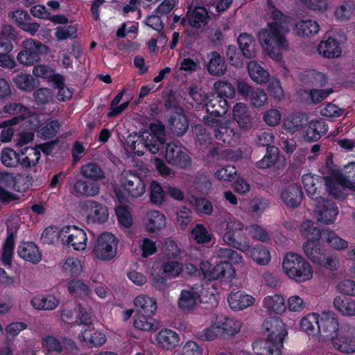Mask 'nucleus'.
I'll use <instances>...</instances> for the list:
<instances>
[{
  "mask_svg": "<svg viewBox=\"0 0 355 355\" xmlns=\"http://www.w3.org/2000/svg\"><path fill=\"white\" fill-rule=\"evenodd\" d=\"M271 18L274 21L268 24V28L259 31L258 37L263 48L268 52V55L275 60H280L282 58V51L286 49L288 44L284 35L286 16L277 8L272 6Z\"/></svg>",
  "mask_w": 355,
  "mask_h": 355,
  "instance_id": "1",
  "label": "nucleus"
},
{
  "mask_svg": "<svg viewBox=\"0 0 355 355\" xmlns=\"http://www.w3.org/2000/svg\"><path fill=\"white\" fill-rule=\"evenodd\" d=\"M217 232L223 242L229 246L242 252L250 248L244 224L235 218H229L219 223Z\"/></svg>",
  "mask_w": 355,
  "mask_h": 355,
  "instance_id": "2",
  "label": "nucleus"
},
{
  "mask_svg": "<svg viewBox=\"0 0 355 355\" xmlns=\"http://www.w3.org/2000/svg\"><path fill=\"white\" fill-rule=\"evenodd\" d=\"M263 328L268 333L263 353L266 355H282L284 340L288 334L282 319L277 316H270L265 319Z\"/></svg>",
  "mask_w": 355,
  "mask_h": 355,
  "instance_id": "3",
  "label": "nucleus"
},
{
  "mask_svg": "<svg viewBox=\"0 0 355 355\" xmlns=\"http://www.w3.org/2000/svg\"><path fill=\"white\" fill-rule=\"evenodd\" d=\"M285 274L297 283L304 282L312 277L313 272L309 263L301 255L288 252L282 261Z\"/></svg>",
  "mask_w": 355,
  "mask_h": 355,
  "instance_id": "4",
  "label": "nucleus"
},
{
  "mask_svg": "<svg viewBox=\"0 0 355 355\" xmlns=\"http://www.w3.org/2000/svg\"><path fill=\"white\" fill-rule=\"evenodd\" d=\"M118 239L112 233L103 232L96 240L92 253L101 261H110L116 254Z\"/></svg>",
  "mask_w": 355,
  "mask_h": 355,
  "instance_id": "5",
  "label": "nucleus"
},
{
  "mask_svg": "<svg viewBox=\"0 0 355 355\" xmlns=\"http://www.w3.org/2000/svg\"><path fill=\"white\" fill-rule=\"evenodd\" d=\"M22 50L17 56V61L26 66H33L41 60V54L47 47L42 42L33 40L27 39L23 41Z\"/></svg>",
  "mask_w": 355,
  "mask_h": 355,
  "instance_id": "6",
  "label": "nucleus"
},
{
  "mask_svg": "<svg viewBox=\"0 0 355 355\" xmlns=\"http://www.w3.org/2000/svg\"><path fill=\"white\" fill-rule=\"evenodd\" d=\"M159 154L164 155L168 164L181 168H186L191 163V159L187 153L186 148L173 142L166 143Z\"/></svg>",
  "mask_w": 355,
  "mask_h": 355,
  "instance_id": "7",
  "label": "nucleus"
},
{
  "mask_svg": "<svg viewBox=\"0 0 355 355\" xmlns=\"http://www.w3.org/2000/svg\"><path fill=\"white\" fill-rule=\"evenodd\" d=\"M62 244L71 245L75 250L86 248L87 237L85 232L76 225H67L60 230Z\"/></svg>",
  "mask_w": 355,
  "mask_h": 355,
  "instance_id": "8",
  "label": "nucleus"
},
{
  "mask_svg": "<svg viewBox=\"0 0 355 355\" xmlns=\"http://www.w3.org/2000/svg\"><path fill=\"white\" fill-rule=\"evenodd\" d=\"M316 330L324 339L332 340L335 338L340 333L336 314L332 311H324L319 315Z\"/></svg>",
  "mask_w": 355,
  "mask_h": 355,
  "instance_id": "9",
  "label": "nucleus"
},
{
  "mask_svg": "<svg viewBox=\"0 0 355 355\" xmlns=\"http://www.w3.org/2000/svg\"><path fill=\"white\" fill-rule=\"evenodd\" d=\"M146 134L144 132L140 134L134 132L127 137V145L132 153L138 156H142L146 150L153 154L159 153V148L155 146V143H152Z\"/></svg>",
  "mask_w": 355,
  "mask_h": 355,
  "instance_id": "10",
  "label": "nucleus"
},
{
  "mask_svg": "<svg viewBox=\"0 0 355 355\" xmlns=\"http://www.w3.org/2000/svg\"><path fill=\"white\" fill-rule=\"evenodd\" d=\"M315 202L318 220L324 224L333 223L338 214V208L336 203L322 196H316Z\"/></svg>",
  "mask_w": 355,
  "mask_h": 355,
  "instance_id": "11",
  "label": "nucleus"
},
{
  "mask_svg": "<svg viewBox=\"0 0 355 355\" xmlns=\"http://www.w3.org/2000/svg\"><path fill=\"white\" fill-rule=\"evenodd\" d=\"M188 119L182 107H178L172 111L168 119V128L172 135L177 137H182L189 130Z\"/></svg>",
  "mask_w": 355,
  "mask_h": 355,
  "instance_id": "12",
  "label": "nucleus"
},
{
  "mask_svg": "<svg viewBox=\"0 0 355 355\" xmlns=\"http://www.w3.org/2000/svg\"><path fill=\"white\" fill-rule=\"evenodd\" d=\"M318 51L325 58H338L342 52L340 42L327 33L318 44Z\"/></svg>",
  "mask_w": 355,
  "mask_h": 355,
  "instance_id": "13",
  "label": "nucleus"
},
{
  "mask_svg": "<svg viewBox=\"0 0 355 355\" xmlns=\"http://www.w3.org/2000/svg\"><path fill=\"white\" fill-rule=\"evenodd\" d=\"M214 322L217 331L223 337H232L241 331V322L232 318L217 315Z\"/></svg>",
  "mask_w": 355,
  "mask_h": 355,
  "instance_id": "14",
  "label": "nucleus"
},
{
  "mask_svg": "<svg viewBox=\"0 0 355 355\" xmlns=\"http://www.w3.org/2000/svg\"><path fill=\"white\" fill-rule=\"evenodd\" d=\"M17 252L20 258L33 264H37L42 260V252L33 241H21Z\"/></svg>",
  "mask_w": 355,
  "mask_h": 355,
  "instance_id": "15",
  "label": "nucleus"
},
{
  "mask_svg": "<svg viewBox=\"0 0 355 355\" xmlns=\"http://www.w3.org/2000/svg\"><path fill=\"white\" fill-rule=\"evenodd\" d=\"M326 191L334 198L339 200H344L346 197L345 189L347 183L337 178V171H331V176L325 177L324 185Z\"/></svg>",
  "mask_w": 355,
  "mask_h": 355,
  "instance_id": "16",
  "label": "nucleus"
},
{
  "mask_svg": "<svg viewBox=\"0 0 355 355\" xmlns=\"http://www.w3.org/2000/svg\"><path fill=\"white\" fill-rule=\"evenodd\" d=\"M84 207L89 214L87 220L94 223H103L107 220L108 211L105 206L94 200H86Z\"/></svg>",
  "mask_w": 355,
  "mask_h": 355,
  "instance_id": "17",
  "label": "nucleus"
},
{
  "mask_svg": "<svg viewBox=\"0 0 355 355\" xmlns=\"http://www.w3.org/2000/svg\"><path fill=\"white\" fill-rule=\"evenodd\" d=\"M334 347L341 353L355 352V337L349 331L340 329V333L331 340Z\"/></svg>",
  "mask_w": 355,
  "mask_h": 355,
  "instance_id": "18",
  "label": "nucleus"
},
{
  "mask_svg": "<svg viewBox=\"0 0 355 355\" xmlns=\"http://www.w3.org/2000/svg\"><path fill=\"white\" fill-rule=\"evenodd\" d=\"M302 189L297 184H291L281 193V199L285 205L289 208L297 207L303 198Z\"/></svg>",
  "mask_w": 355,
  "mask_h": 355,
  "instance_id": "19",
  "label": "nucleus"
},
{
  "mask_svg": "<svg viewBox=\"0 0 355 355\" xmlns=\"http://www.w3.org/2000/svg\"><path fill=\"white\" fill-rule=\"evenodd\" d=\"M60 128V124L57 119L49 118L43 122L38 120L35 130L40 139L49 140L57 135Z\"/></svg>",
  "mask_w": 355,
  "mask_h": 355,
  "instance_id": "20",
  "label": "nucleus"
},
{
  "mask_svg": "<svg viewBox=\"0 0 355 355\" xmlns=\"http://www.w3.org/2000/svg\"><path fill=\"white\" fill-rule=\"evenodd\" d=\"M205 107L209 114L220 117L227 113L229 105L226 98H221L216 94H211L207 97Z\"/></svg>",
  "mask_w": 355,
  "mask_h": 355,
  "instance_id": "21",
  "label": "nucleus"
},
{
  "mask_svg": "<svg viewBox=\"0 0 355 355\" xmlns=\"http://www.w3.org/2000/svg\"><path fill=\"white\" fill-rule=\"evenodd\" d=\"M121 183L124 190L132 198L141 196L146 191L144 182L140 177L134 174L123 178Z\"/></svg>",
  "mask_w": 355,
  "mask_h": 355,
  "instance_id": "22",
  "label": "nucleus"
},
{
  "mask_svg": "<svg viewBox=\"0 0 355 355\" xmlns=\"http://www.w3.org/2000/svg\"><path fill=\"white\" fill-rule=\"evenodd\" d=\"M324 179L325 178L310 173L302 175V181L309 197L315 200L316 196H320V189L324 185Z\"/></svg>",
  "mask_w": 355,
  "mask_h": 355,
  "instance_id": "23",
  "label": "nucleus"
},
{
  "mask_svg": "<svg viewBox=\"0 0 355 355\" xmlns=\"http://www.w3.org/2000/svg\"><path fill=\"white\" fill-rule=\"evenodd\" d=\"M227 302L232 310L240 311L253 305L255 299L251 295L246 294L241 291H238L229 294Z\"/></svg>",
  "mask_w": 355,
  "mask_h": 355,
  "instance_id": "24",
  "label": "nucleus"
},
{
  "mask_svg": "<svg viewBox=\"0 0 355 355\" xmlns=\"http://www.w3.org/2000/svg\"><path fill=\"white\" fill-rule=\"evenodd\" d=\"M235 273V269L230 261H220L213 266L211 272L209 273L208 279L209 281L216 279L231 281Z\"/></svg>",
  "mask_w": 355,
  "mask_h": 355,
  "instance_id": "25",
  "label": "nucleus"
},
{
  "mask_svg": "<svg viewBox=\"0 0 355 355\" xmlns=\"http://www.w3.org/2000/svg\"><path fill=\"white\" fill-rule=\"evenodd\" d=\"M70 192L77 197L95 196L99 193V187L96 183L80 179L71 186Z\"/></svg>",
  "mask_w": 355,
  "mask_h": 355,
  "instance_id": "26",
  "label": "nucleus"
},
{
  "mask_svg": "<svg viewBox=\"0 0 355 355\" xmlns=\"http://www.w3.org/2000/svg\"><path fill=\"white\" fill-rule=\"evenodd\" d=\"M15 234L10 227L7 228V236L2 245L1 252V261L5 267L10 268L12 266V257L15 249Z\"/></svg>",
  "mask_w": 355,
  "mask_h": 355,
  "instance_id": "27",
  "label": "nucleus"
},
{
  "mask_svg": "<svg viewBox=\"0 0 355 355\" xmlns=\"http://www.w3.org/2000/svg\"><path fill=\"white\" fill-rule=\"evenodd\" d=\"M187 18L190 26L196 28L205 27L209 19L207 10L203 6H197L193 9H189Z\"/></svg>",
  "mask_w": 355,
  "mask_h": 355,
  "instance_id": "28",
  "label": "nucleus"
},
{
  "mask_svg": "<svg viewBox=\"0 0 355 355\" xmlns=\"http://www.w3.org/2000/svg\"><path fill=\"white\" fill-rule=\"evenodd\" d=\"M134 304L137 314H146L148 316H153L157 308L156 300L146 295L136 297Z\"/></svg>",
  "mask_w": 355,
  "mask_h": 355,
  "instance_id": "29",
  "label": "nucleus"
},
{
  "mask_svg": "<svg viewBox=\"0 0 355 355\" xmlns=\"http://www.w3.org/2000/svg\"><path fill=\"white\" fill-rule=\"evenodd\" d=\"M150 132L144 131V133H147L148 139L155 143L157 148L160 151L166 145V128L165 125L161 122L153 123L150 125Z\"/></svg>",
  "mask_w": 355,
  "mask_h": 355,
  "instance_id": "30",
  "label": "nucleus"
},
{
  "mask_svg": "<svg viewBox=\"0 0 355 355\" xmlns=\"http://www.w3.org/2000/svg\"><path fill=\"white\" fill-rule=\"evenodd\" d=\"M157 345L166 349H173L179 345L180 336L174 331L163 329L156 336Z\"/></svg>",
  "mask_w": 355,
  "mask_h": 355,
  "instance_id": "31",
  "label": "nucleus"
},
{
  "mask_svg": "<svg viewBox=\"0 0 355 355\" xmlns=\"http://www.w3.org/2000/svg\"><path fill=\"white\" fill-rule=\"evenodd\" d=\"M328 131V125L322 120H312L309 122L304 135L306 141L313 142L319 140Z\"/></svg>",
  "mask_w": 355,
  "mask_h": 355,
  "instance_id": "32",
  "label": "nucleus"
},
{
  "mask_svg": "<svg viewBox=\"0 0 355 355\" xmlns=\"http://www.w3.org/2000/svg\"><path fill=\"white\" fill-rule=\"evenodd\" d=\"M207 58V70L210 75L222 76L225 73L227 67L223 57L216 51H211Z\"/></svg>",
  "mask_w": 355,
  "mask_h": 355,
  "instance_id": "33",
  "label": "nucleus"
},
{
  "mask_svg": "<svg viewBox=\"0 0 355 355\" xmlns=\"http://www.w3.org/2000/svg\"><path fill=\"white\" fill-rule=\"evenodd\" d=\"M233 119L241 128L251 126L252 117L248 106L242 103H237L232 110Z\"/></svg>",
  "mask_w": 355,
  "mask_h": 355,
  "instance_id": "34",
  "label": "nucleus"
},
{
  "mask_svg": "<svg viewBox=\"0 0 355 355\" xmlns=\"http://www.w3.org/2000/svg\"><path fill=\"white\" fill-rule=\"evenodd\" d=\"M200 295L193 289H183L178 298V306L183 311H192L196 307Z\"/></svg>",
  "mask_w": 355,
  "mask_h": 355,
  "instance_id": "35",
  "label": "nucleus"
},
{
  "mask_svg": "<svg viewBox=\"0 0 355 355\" xmlns=\"http://www.w3.org/2000/svg\"><path fill=\"white\" fill-rule=\"evenodd\" d=\"M307 123L306 116L302 112L290 114L284 121V129L291 134L300 131Z\"/></svg>",
  "mask_w": 355,
  "mask_h": 355,
  "instance_id": "36",
  "label": "nucleus"
},
{
  "mask_svg": "<svg viewBox=\"0 0 355 355\" xmlns=\"http://www.w3.org/2000/svg\"><path fill=\"white\" fill-rule=\"evenodd\" d=\"M303 250L306 257L315 264L318 265L317 259H322L327 250L319 242L306 241L303 244Z\"/></svg>",
  "mask_w": 355,
  "mask_h": 355,
  "instance_id": "37",
  "label": "nucleus"
},
{
  "mask_svg": "<svg viewBox=\"0 0 355 355\" xmlns=\"http://www.w3.org/2000/svg\"><path fill=\"white\" fill-rule=\"evenodd\" d=\"M263 307L267 309L270 315L281 314L286 308L284 298L278 294L266 296L263 300Z\"/></svg>",
  "mask_w": 355,
  "mask_h": 355,
  "instance_id": "38",
  "label": "nucleus"
},
{
  "mask_svg": "<svg viewBox=\"0 0 355 355\" xmlns=\"http://www.w3.org/2000/svg\"><path fill=\"white\" fill-rule=\"evenodd\" d=\"M237 43L243 57L248 59L255 57L256 41L251 35L245 33L240 34L237 39Z\"/></svg>",
  "mask_w": 355,
  "mask_h": 355,
  "instance_id": "39",
  "label": "nucleus"
},
{
  "mask_svg": "<svg viewBox=\"0 0 355 355\" xmlns=\"http://www.w3.org/2000/svg\"><path fill=\"white\" fill-rule=\"evenodd\" d=\"M335 309L343 315H355V301L350 297L337 296L334 300Z\"/></svg>",
  "mask_w": 355,
  "mask_h": 355,
  "instance_id": "40",
  "label": "nucleus"
},
{
  "mask_svg": "<svg viewBox=\"0 0 355 355\" xmlns=\"http://www.w3.org/2000/svg\"><path fill=\"white\" fill-rule=\"evenodd\" d=\"M295 30L299 36L311 37L318 33L320 26L312 19L302 20L295 25Z\"/></svg>",
  "mask_w": 355,
  "mask_h": 355,
  "instance_id": "41",
  "label": "nucleus"
},
{
  "mask_svg": "<svg viewBox=\"0 0 355 355\" xmlns=\"http://www.w3.org/2000/svg\"><path fill=\"white\" fill-rule=\"evenodd\" d=\"M248 70L252 80L259 84L268 82L270 74L257 62H250L248 64Z\"/></svg>",
  "mask_w": 355,
  "mask_h": 355,
  "instance_id": "42",
  "label": "nucleus"
},
{
  "mask_svg": "<svg viewBox=\"0 0 355 355\" xmlns=\"http://www.w3.org/2000/svg\"><path fill=\"white\" fill-rule=\"evenodd\" d=\"M279 153L277 147L268 146L263 157L256 163V167L260 169H266L274 166L278 159Z\"/></svg>",
  "mask_w": 355,
  "mask_h": 355,
  "instance_id": "43",
  "label": "nucleus"
},
{
  "mask_svg": "<svg viewBox=\"0 0 355 355\" xmlns=\"http://www.w3.org/2000/svg\"><path fill=\"white\" fill-rule=\"evenodd\" d=\"M22 120H24V116L18 115L12 116L11 119L4 120L1 123L0 127L4 128L1 131L0 137L2 142H8L11 141L15 132L14 129L11 126L18 124L19 121Z\"/></svg>",
  "mask_w": 355,
  "mask_h": 355,
  "instance_id": "44",
  "label": "nucleus"
},
{
  "mask_svg": "<svg viewBox=\"0 0 355 355\" xmlns=\"http://www.w3.org/2000/svg\"><path fill=\"white\" fill-rule=\"evenodd\" d=\"M81 173L84 177L94 181L105 178V173L101 167L95 162H89L80 168Z\"/></svg>",
  "mask_w": 355,
  "mask_h": 355,
  "instance_id": "45",
  "label": "nucleus"
},
{
  "mask_svg": "<svg viewBox=\"0 0 355 355\" xmlns=\"http://www.w3.org/2000/svg\"><path fill=\"white\" fill-rule=\"evenodd\" d=\"M147 230L150 232L163 229L166 226V216L159 211L153 210L148 214Z\"/></svg>",
  "mask_w": 355,
  "mask_h": 355,
  "instance_id": "46",
  "label": "nucleus"
},
{
  "mask_svg": "<svg viewBox=\"0 0 355 355\" xmlns=\"http://www.w3.org/2000/svg\"><path fill=\"white\" fill-rule=\"evenodd\" d=\"M134 327L141 331H154L157 329V324L153 316L136 313L134 319Z\"/></svg>",
  "mask_w": 355,
  "mask_h": 355,
  "instance_id": "47",
  "label": "nucleus"
},
{
  "mask_svg": "<svg viewBox=\"0 0 355 355\" xmlns=\"http://www.w3.org/2000/svg\"><path fill=\"white\" fill-rule=\"evenodd\" d=\"M126 89L123 88L121 90L112 100L110 103V108L109 112L107 113V116L109 118H114L121 114L129 105V101H126L121 105H119L121 102L123 95L125 94Z\"/></svg>",
  "mask_w": 355,
  "mask_h": 355,
  "instance_id": "48",
  "label": "nucleus"
},
{
  "mask_svg": "<svg viewBox=\"0 0 355 355\" xmlns=\"http://www.w3.org/2000/svg\"><path fill=\"white\" fill-rule=\"evenodd\" d=\"M21 155L27 154L24 158H20L19 164L21 165L23 168H30L32 166H35L40 159L41 154L38 150L33 148V147H24L21 148Z\"/></svg>",
  "mask_w": 355,
  "mask_h": 355,
  "instance_id": "49",
  "label": "nucleus"
},
{
  "mask_svg": "<svg viewBox=\"0 0 355 355\" xmlns=\"http://www.w3.org/2000/svg\"><path fill=\"white\" fill-rule=\"evenodd\" d=\"M302 227L303 234L307 238V241H315V242H319L320 239L324 241V231L329 230V228H324L320 230L315 227L313 222L310 220L304 223Z\"/></svg>",
  "mask_w": 355,
  "mask_h": 355,
  "instance_id": "50",
  "label": "nucleus"
},
{
  "mask_svg": "<svg viewBox=\"0 0 355 355\" xmlns=\"http://www.w3.org/2000/svg\"><path fill=\"white\" fill-rule=\"evenodd\" d=\"M175 225L177 229L186 230L192 220V211L187 207H182L175 212Z\"/></svg>",
  "mask_w": 355,
  "mask_h": 355,
  "instance_id": "51",
  "label": "nucleus"
},
{
  "mask_svg": "<svg viewBox=\"0 0 355 355\" xmlns=\"http://www.w3.org/2000/svg\"><path fill=\"white\" fill-rule=\"evenodd\" d=\"M337 171V178L340 180H344L347 183V187L355 190V162H351L345 165L343 169V173Z\"/></svg>",
  "mask_w": 355,
  "mask_h": 355,
  "instance_id": "52",
  "label": "nucleus"
},
{
  "mask_svg": "<svg viewBox=\"0 0 355 355\" xmlns=\"http://www.w3.org/2000/svg\"><path fill=\"white\" fill-rule=\"evenodd\" d=\"M304 81L312 87H322L326 85L327 78L324 73L312 69L306 71L304 76Z\"/></svg>",
  "mask_w": 355,
  "mask_h": 355,
  "instance_id": "53",
  "label": "nucleus"
},
{
  "mask_svg": "<svg viewBox=\"0 0 355 355\" xmlns=\"http://www.w3.org/2000/svg\"><path fill=\"white\" fill-rule=\"evenodd\" d=\"M252 260L259 265H266L270 261L271 257L268 249L263 245H257L250 252Z\"/></svg>",
  "mask_w": 355,
  "mask_h": 355,
  "instance_id": "54",
  "label": "nucleus"
},
{
  "mask_svg": "<svg viewBox=\"0 0 355 355\" xmlns=\"http://www.w3.org/2000/svg\"><path fill=\"white\" fill-rule=\"evenodd\" d=\"M324 241L327 242L330 247L337 250H342L347 248L348 243L345 239L338 236L334 231L324 230Z\"/></svg>",
  "mask_w": 355,
  "mask_h": 355,
  "instance_id": "55",
  "label": "nucleus"
},
{
  "mask_svg": "<svg viewBox=\"0 0 355 355\" xmlns=\"http://www.w3.org/2000/svg\"><path fill=\"white\" fill-rule=\"evenodd\" d=\"M15 86L23 91L31 92L35 88L34 78L29 74L20 73L12 78Z\"/></svg>",
  "mask_w": 355,
  "mask_h": 355,
  "instance_id": "56",
  "label": "nucleus"
},
{
  "mask_svg": "<svg viewBox=\"0 0 355 355\" xmlns=\"http://www.w3.org/2000/svg\"><path fill=\"white\" fill-rule=\"evenodd\" d=\"M59 304V301L54 297H35L31 300L32 306L38 310H54Z\"/></svg>",
  "mask_w": 355,
  "mask_h": 355,
  "instance_id": "57",
  "label": "nucleus"
},
{
  "mask_svg": "<svg viewBox=\"0 0 355 355\" xmlns=\"http://www.w3.org/2000/svg\"><path fill=\"white\" fill-rule=\"evenodd\" d=\"M85 329L81 331V335L86 342H88L92 347H98L103 345L106 341V336L104 334L98 331Z\"/></svg>",
  "mask_w": 355,
  "mask_h": 355,
  "instance_id": "58",
  "label": "nucleus"
},
{
  "mask_svg": "<svg viewBox=\"0 0 355 355\" xmlns=\"http://www.w3.org/2000/svg\"><path fill=\"white\" fill-rule=\"evenodd\" d=\"M193 205L199 216H210L214 211L211 202L205 197L194 198Z\"/></svg>",
  "mask_w": 355,
  "mask_h": 355,
  "instance_id": "59",
  "label": "nucleus"
},
{
  "mask_svg": "<svg viewBox=\"0 0 355 355\" xmlns=\"http://www.w3.org/2000/svg\"><path fill=\"white\" fill-rule=\"evenodd\" d=\"M1 162L6 167H15L20 162V154L10 148H3L1 153Z\"/></svg>",
  "mask_w": 355,
  "mask_h": 355,
  "instance_id": "60",
  "label": "nucleus"
},
{
  "mask_svg": "<svg viewBox=\"0 0 355 355\" xmlns=\"http://www.w3.org/2000/svg\"><path fill=\"white\" fill-rule=\"evenodd\" d=\"M150 201L152 204L160 205L165 201V193L162 186L153 180L149 188Z\"/></svg>",
  "mask_w": 355,
  "mask_h": 355,
  "instance_id": "61",
  "label": "nucleus"
},
{
  "mask_svg": "<svg viewBox=\"0 0 355 355\" xmlns=\"http://www.w3.org/2000/svg\"><path fill=\"white\" fill-rule=\"evenodd\" d=\"M191 234L197 243H209L212 239V234L208 232L207 228L202 224H197L192 230Z\"/></svg>",
  "mask_w": 355,
  "mask_h": 355,
  "instance_id": "62",
  "label": "nucleus"
},
{
  "mask_svg": "<svg viewBox=\"0 0 355 355\" xmlns=\"http://www.w3.org/2000/svg\"><path fill=\"white\" fill-rule=\"evenodd\" d=\"M319 314L312 313L303 317L300 323V329L306 332L309 335H314L317 330L315 329L316 322H318Z\"/></svg>",
  "mask_w": 355,
  "mask_h": 355,
  "instance_id": "63",
  "label": "nucleus"
},
{
  "mask_svg": "<svg viewBox=\"0 0 355 355\" xmlns=\"http://www.w3.org/2000/svg\"><path fill=\"white\" fill-rule=\"evenodd\" d=\"M33 98L35 103L40 106L45 105L49 103L53 98V94L51 89L46 87H41L33 92Z\"/></svg>",
  "mask_w": 355,
  "mask_h": 355,
  "instance_id": "64",
  "label": "nucleus"
}]
</instances>
